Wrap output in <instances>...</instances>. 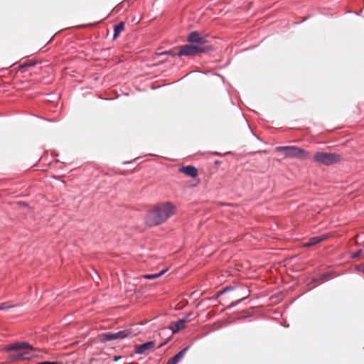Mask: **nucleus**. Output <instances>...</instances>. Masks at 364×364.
<instances>
[{
    "instance_id": "nucleus-4",
    "label": "nucleus",
    "mask_w": 364,
    "mask_h": 364,
    "mask_svg": "<svg viewBox=\"0 0 364 364\" xmlns=\"http://www.w3.org/2000/svg\"><path fill=\"white\" fill-rule=\"evenodd\" d=\"M277 151H284L287 157H296L300 159H306L310 157L309 152L297 146H278Z\"/></svg>"
},
{
    "instance_id": "nucleus-16",
    "label": "nucleus",
    "mask_w": 364,
    "mask_h": 364,
    "mask_svg": "<svg viewBox=\"0 0 364 364\" xmlns=\"http://www.w3.org/2000/svg\"><path fill=\"white\" fill-rule=\"evenodd\" d=\"M191 314H192L191 313L189 314L186 318H184L183 319H181V320L186 321V323L190 322L192 320V318H191Z\"/></svg>"
},
{
    "instance_id": "nucleus-22",
    "label": "nucleus",
    "mask_w": 364,
    "mask_h": 364,
    "mask_svg": "<svg viewBox=\"0 0 364 364\" xmlns=\"http://www.w3.org/2000/svg\"><path fill=\"white\" fill-rule=\"evenodd\" d=\"M358 255H359V252H358V253L355 255V257L358 256Z\"/></svg>"
},
{
    "instance_id": "nucleus-15",
    "label": "nucleus",
    "mask_w": 364,
    "mask_h": 364,
    "mask_svg": "<svg viewBox=\"0 0 364 364\" xmlns=\"http://www.w3.org/2000/svg\"><path fill=\"white\" fill-rule=\"evenodd\" d=\"M166 272V270H163L161 271L160 273L159 274H147V275H145L144 277L146 278V279H156V278H158L160 276H161L162 274H164V273Z\"/></svg>"
},
{
    "instance_id": "nucleus-13",
    "label": "nucleus",
    "mask_w": 364,
    "mask_h": 364,
    "mask_svg": "<svg viewBox=\"0 0 364 364\" xmlns=\"http://www.w3.org/2000/svg\"><path fill=\"white\" fill-rule=\"evenodd\" d=\"M186 325V321L178 320L176 322L173 323L171 326V329L173 333L178 332L181 329L183 328Z\"/></svg>"
},
{
    "instance_id": "nucleus-7",
    "label": "nucleus",
    "mask_w": 364,
    "mask_h": 364,
    "mask_svg": "<svg viewBox=\"0 0 364 364\" xmlns=\"http://www.w3.org/2000/svg\"><path fill=\"white\" fill-rule=\"evenodd\" d=\"M188 41L191 43H196L200 46H204L203 45L206 43V38L201 36L198 31H193L188 35Z\"/></svg>"
},
{
    "instance_id": "nucleus-1",
    "label": "nucleus",
    "mask_w": 364,
    "mask_h": 364,
    "mask_svg": "<svg viewBox=\"0 0 364 364\" xmlns=\"http://www.w3.org/2000/svg\"><path fill=\"white\" fill-rule=\"evenodd\" d=\"M176 208L171 202H164L156 205L146 215L145 223L149 226H156L165 223L176 214Z\"/></svg>"
},
{
    "instance_id": "nucleus-14",
    "label": "nucleus",
    "mask_w": 364,
    "mask_h": 364,
    "mask_svg": "<svg viewBox=\"0 0 364 364\" xmlns=\"http://www.w3.org/2000/svg\"><path fill=\"white\" fill-rule=\"evenodd\" d=\"M125 28V24L124 22H119L114 26L113 38L116 39L120 35Z\"/></svg>"
},
{
    "instance_id": "nucleus-17",
    "label": "nucleus",
    "mask_w": 364,
    "mask_h": 364,
    "mask_svg": "<svg viewBox=\"0 0 364 364\" xmlns=\"http://www.w3.org/2000/svg\"><path fill=\"white\" fill-rule=\"evenodd\" d=\"M162 54H168V55H178V53H174L172 50L164 52V53H162Z\"/></svg>"
},
{
    "instance_id": "nucleus-3",
    "label": "nucleus",
    "mask_w": 364,
    "mask_h": 364,
    "mask_svg": "<svg viewBox=\"0 0 364 364\" xmlns=\"http://www.w3.org/2000/svg\"><path fill=\"white\" fill-rule=\"evenodd\" d=\"M341 156L336 153H328L324 151H318L315 153L313 161L319 164L330 166L339 162Z\"/></svg>"
},
{
    "instance_id": "nucleus-12",
    "label": "nucleus",
    "mask_w": 364,
    "mask_h": 364,
    "mask_svg": "<svg viewBox=\"0 0 364 364\" xmlns=\"http://www.w3.org/2000/svg\"><path fill=\"white\" fill-rule=\"evenodd\" d=\"M99 339L102 342H107V341H111L117 340L116 339V336H115V333H110V332L100 334L99 336Z\"/></svg>"
},
{
    "instance_id": "nucleus-2",
    "label": "nucleus",
    "mask_w": 364,
    "mask_h": 364,
    "mask_svg": "<svg viewBox=\"0 0 364 364\" xmlns=\"http://www.w3.org/2000/svg\"><path fill=\"white\" fill-rule=\"evenodd\" d=\"M4 350L5 351H22L9 355L8 356V360L9 361H21L30 360L35 355L34 353L33 352V348L27 342H16L6 346Z\"/></svg>"
},
{
    "instance_id": "nucleus-8",
    "label": "nucleus",
    "mask_w": 364,
    "mask_h": 364,
    "mask_svg": "<svg viewBox=\"0 0 364 364\" xmlns=\"http://www.w3.org/2000/svg\"><path fill=\"white\" fill-rule=\"evenodd\" d=\"M178 171L191 178H196L198 176V169L191 165L181 167Z\"/></svg>"
},
{
    "instance_id": "nucleus-21",
    "label": "nucleus",
    "mask_w": 364,
    "mask_h": 364,
    "mask_svg": "<svg viewBox=\"0 0 364 364\" xmlns=\"http://www.w3.org/2000/svg\"><path fill=\"white\" fill-rule=\"evenodd\" d=\"M119 358V357H115L114 360H117Z\"/></svg>"
},
{
    "instance_id": "nucleus-19",
    "label": "nucleus",
    "mask_w": 364,
    "mask_h": 364,
    "mask_svg": "<svg viewBox=\"0 0 364 364\" xmlns=\"http://www.w3.org/2000/svg\"><path fill=\"white\" fill-rule=\"evenodd\" d=\"M38 364H61L58 362H42L39 363Z\"/></svg>"
},
{
    "instance_id": "nucleus-11",
    "label": "nucleus",
    "mask_w": 364,
    "mask_h": 364,
    "mask_svg": "<svg viewBox=\"0 0 364 364\" xmlns=\"http://www.w3.org/2000/svg\"><path fill=\"white\" fill-rule=\"evenodd\" d=\"M188 347H186L181 350L180 352H178L175 356H173L172 358L169 359L166 364H177L179 360L183 358L184 354L186 353V350H188Z\"/></svg>"
},
{
    "instance_id": "nucleus-20",
    "label": "nucleus",
    "mask_w": 364,
    "mask_h": 364,
    "mask_svg": "<svg viewBox=\"0 0 364 364\" xmlns=\"http://www.w3.org/2000/svg\"><path fill=\"white\" fill-rule=\"evenodd\" d=\"M247 296H248V295L244 296L239 301H242V300L245 299V298H247Z\"/></svg>"
},
{
    "instance_id": "nucleus-18",
    "label": "nucleus",
    "mask_w": 364,
    "mask_h": 364,
    "mask_svg": "<svg viewBox=\"0 0 364 364\" xmlns=\"http://www.w3.org/2000/svg\"><path fill=\"white\" fill-rule=\"evenodd\" d=\"M11 306H6V304H0V310L10 308Z\"/></svg>"
},
{
    "instance_id": "nucleus-10",
    "label": "nucleus",
    "mask_w": 364,
    "mask_h": 364,
    "mask_svg": "<svg viewBox=\"0 0 364 364\" xmlns=\"http://www.w3.org/2000/svg\"><path fill=\"white\" fill-rule=\"evenodd\" d=\"M115 333L117 340L124 339L127 337H132L135 335V333H133L130 328L120 331H119L117 333Z\"/></svg>"
},
{
    "instance_id": "nucleus-5",
    "label": "nucleus",
    "mask_w": 364,
    "mask_h": 364,
    "mask_svg": "<svg viewBox=\"0 0 364 364\" xmlns=\"http://www.w3.org/2000/svg\"><path fill=\"white\" fill-rule=\"evenodd\" d=\"M209 50V46H200L193 44H186L180 48V50L178 53V55H193L200 53H205Z\"/></svg>"
},
{
    "instance_id": "nucleus-6",
    "label": "nucleus",
    "mask_w": 364,
    "mask_h": 364,
    "mask_svg": "<svg viewBox=\"0 0 364 364\" xmlns=\"http://www.w3.org/2000/svg\"><path fill=\"white\" fill-rule=\"evenodd\" d=\"M155 346L154 341H149L141 345L135 346V353L138 354H148L152 351Z\"/></svg>"
},
{
    "instance_id": "nucleus-9",
    "label": "nucleus",
    "mask_w": 364,
    "mask_h": 364,
    "mask_svg": "<svg viewBox=\"0 0 364 364\" xmlns=\"http://www.w3.org/2000/svg\"><path fill=\"white\" fill-rule=\"evenodd\" d=\"M328 237V235H320V236L313 237L310 238L307 242L304 243L303 247H309L315 245L322 241H324Z\"/></svg>"
}]
</instances>
